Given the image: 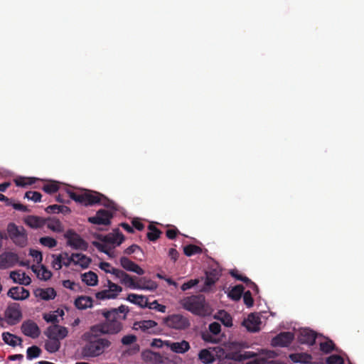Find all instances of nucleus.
Here are the masks:
<instances>
[{
	"instance_id": "12",
	"label": "nucleus",
	"mask_w": 364,
	"mask_h": 364,
	"mask_svg": "<svg viewBox=\"0 0 364 364\" xmlns=\"http://www.w3.org/2000/svg\"><path fill=\"white\" fill-rule=\"evenodd\" d=\"M19 261L18 254L11 251H5L0 254V269L14 267Z\"/></svg>"
},
{
	"instance_id": "13",
	"label": "nucleus",
	"mask_w": 364,
	"mask_h": 364,
	"mask_svg": "<svg viewBox=\"0 0 364 364\" xmlns=\"http://www.w3.org/2000/svg\"><path fill=\"white\" fill-rule=\"evenodd\" d=\"M21 330L25 336L32 338H37L41 335L38 326L31 319L26 320L22 323Z\"/></svg>"
},
{
	"instance_id": "55",
	"label": "nucleus",
	"mask_w": 364,
	"mask_h": 364,
	"mask_svg": "<svg viewBox=\"0 0 364 364\" xmlns=\"http://www.w3.org/2000/svg\"><path fill=\"white\" fill-rule=\"evenodd\" d=\"M61 255H63V262L64 266L69 267L72 262L74 263L75 257L73 256V253L71 256H69L68 252H63Z\"/></svg>"
},
{
	"instance_id": "47",
	"label": "nucleus",
	"mask_w": 364,
	"mask_h": 364,
	"mask_svg": "<svg viewBox=\"0 0 364 364\" xmlns=\"http://www.w3.org/2000/svg\"><path fill=\"white\" fill-rule=\"evenodd\" d=\"M92 245L100 252L105 253L109 257H112L110 253V248L108 247L106 245L100 243L97 241L92 242Z\"/></svg>"
},
{
	"instance_id": "8",
	"label": "nucleus",
	"mask_w": 364,
	"mask_h": 364,
	"mask_svg": "<svg viewBox=\"0 0 364 364\" xmlns=\"http://www.w3.org/2000/svg\"><path fill=\"white\" fill-rule=\"evenodd\" d=\"M221 276V269L218 265L211 266L205 272V279L201 291L208 292Z\"/></svg>"
},
{
	"instance_id": "58",
	"label": "nucleus",
	"mask_w": 364,
	"mask_h": 364,
	"mask_svg": "<svg viewBox=\"0 0 364 364\" xmlns=\"http://www.w3.org/2000/svg\"><path fill=\"white\" fill-rule=\"evenodd\" d=\"M41 274H38V277L45 281L48 280L52 277V273L50 271L48 270L45 266H41Z\"/></svg>"
},
{
	"instance_id": "36",
	"label": "nucleus",
	"mask_w": 364,
	"mask_h": 364,
	"mask_svg": "<svg viewBox=\"0 0 364 364\" xmlns=\"http://www.w3.org/2000/svg\"><path fill=\"white\" fill-rule=\"evenodd\" d=\"M49 340L47 341L45 343V348L49 353H55L57 352L60 347V342L58 339L53 338H48Z\"/></svg>"
},
{
	"instance_id": "5",
	"label": "nucleus",
	"mask_w": 364,
	"mask_h": 364,
	"mask_svg": "<svg viewBox=\"0 0 364 364\" xmlns=\"http://www.w3.org/2000/svg\"><path fill=\"white\" fill-rule=\"evenodd\" d=\"M7 239L17 247H25L28 243V237L27 230L22 225H18L14 222H10L6 226Z\"/></svg>"
},
{
	"instance_id": "52",
	"label": "nucleus",
	"mask_w": 364,
	"mask_h": 364,
	"mask_svg": "<svg viewBox=\"0 0 364 364\" xmlns=\"http://www.w3.org/2000/svg\"><path fill=\"white\" fill-rule=\"evenodd\" d=\"M136 336L132 334L127 335L122 337L121 342L124 346H128L136 341Z\"/></svg>"
},
{
	"instance_id": "54",
	"label": "nucleus",
	"mask_w": 364,
	"mask_h": 364,
	"mask_svg": "<svg viewBox=\"0 0 364 364\" xmlns=\"http://www.w3.org/2000/svg\"><path fill=\"white\" fill-rule=\"evenodd\" d=\"M232 277L235 278L237 280L242 281L244 283L250 282V279L246 276L240 274L237 269H233L230 272Z\"/></svg>"
},
{
	"instance_id": "3",
	"label": "nucleus",
	"mask_w": 364,
	"mask_h": 364,
	"mask_svg": "<svg viewBox=\"0 0 364 364\" xmlns=\"http://www.w3.org/2000/svg\"><path fill=\"white\" fill-rule=\"evenodd\" d=\"M89 340L85 343L82 349V354L84 358H95L102 355L108 348L111 342L103 338H99L91 333Z\"/></svg>"
},
{
	"instance_id": "45",
	"label": "nucleus",
	"mask_w": 364,
	"mask_h": 364,
	"mask_svg": "<svg viewBox=\"0 0 364 364\" xmlns=\"http://www.w3.org/2000/svg\"><path fill=\"white\" fill-rule=\"evenodd\" d=\"M42 189L47 193L51 194L57 192L59 189V186L57 183L53 182L50 183L45 184Z\"/></svg>"
},
{
	"instance_id": "63",
	"label": "nucleus",
	"mask_w": 364,
	"mask_h": 364,
	"mask_svg": "<svg viewBox=\"0 0 364 364\" xmlns=\"http://www.w3.org/2000/svg\"><path fill=\"white\" fill-rule=\"evenodd\" d=\"M43 318L48 323H56L58 322V316L55 315V314H46L43 315Z\"/></svg>"
},
{
	"instance_id": "29",
	"label": "nucleus",
	"mask_w": 364,
	"mask_h": 364,
	"mask_svg": "<svg viewBox=\"0 0 364 364\" xmlns=\"http://www.w3.org/2000/svg\"><path fill=\"white\" fill-rule=\"evenodd\" d=\"M127 300L141 308H145L148 304V299L145 296L138 295L133 293L128 294Z\"/></svg>"
},
{
	"instance_id": "28",
	"label": "nucleus",
	"mask_w": 364,
	"mask_h": 364,
	"mask_svg": "<svg viewBox=\"0 0 364 364\" xmlns=\"http://www.w3.org/2000/svg\"><path fill=\"white\" fill-rule=\"evenodd\" d=\"M35 295L43 300L48 301L55 297L56 292L53 288L38 289L35 291Z\"/></svg>"
},
{
	"instance_id": "4",
	"label": "nucleus",
	"mask_w": 364,
	"mask_h": 364,
	"mask_svg": "<svg viewBox=\"0 0 364 364\" xmlns=\"http://www.w3.org/2000/svg\"><path fill=\"white\" fill-rule=\"evenodd\" d=\"M183 308L193 314L199 316H205L209 312L203 295H193L187 296L181 301Z\"/></svg>"
},
{
	"instance_id": "20",
	"label": "nucleus",
	"mask_w": 364,
	"mask_h": 364,
	"mask_svg": "<svg viewBox=\"0 0 364 364\" xmlns=\"http://www.w3.org/2000/svg\"><path fill=\"white\" fill-rule=\"evenodd\" d=\"M8 296L12 298L14 300L20 301L24 300L29 297V291L22 287H13L8 293Z\"/></svg>"
},
{
	"instance_id": "57",
	"label": "nucleus",
	"mask_w": 364,
	"mask_h": 364,
	"mask_svg": "<svg viewBox=\"0 0 364 364\" xmlns=\"http://www.w3.org/2000/svg\"><path fill=\"white\" fill-rule=\"evenodd\" d=\"M63 255H59L56 257V258L53 262V267L55 268L56 270H59L62 268L63 265Z\"/></svg>"
},
{
	"instance_id": "39",
	"label": "nucleus",
	"mask_w": 364,
	"mask_h": 364,
	"mask_svg": "<svg viewBox=\"0 0 364 364\" xmlns=\"http://www.w3.org/2000/svg\"><path fill=\"white\" fill-rule=\"evenodd\" d=\"M148 229L149 230V232H147L146 237L150 241H156L160 237V235L162 233L159 229L152 224H150L148 226Z\"/></svg>"
},
{
	"instance_id": "24",
	"label": "nucleus",
	"mask_w": 364,
	"mask_h": 364,
	"mask_svg": "<svg viewBox=\"0 0 364 364\" xmlns=\"http://www.w3.org/2000/svg\"><path fill=\"white\" fill-rule=\"evenodd\" d=\"M135 289L155 290L157 288V284L146 277H140L136 280Z\"/></svg>"
},
{
	"instance_id": "62",
	"label": "nucleus",
	"mask_w": 364,
	"mask_h": 364,
	"mask_svg": "<svg viewBox=\"0 0 364 364\" xmlns=\"http://www.w3.org/2000/svg\"><path fill=\"white\" fill-rule=\"evenodd\" d=\"M179 233H180L179 230L176 228H174L173 229L167 230L166 232V235L168 239L173 240L176 238L177 235Z\"/></svg>"
},
{
	"instance_id": "26",
	"label": "nucleus",
	"mask_w": 364,
	"mask_h": 364,
	"mask_svg": "<svg viewBox=\"0 0 364 364\" xmlns=\"http://www.w3.org/2000/svg\"><path fill=\"white\" fill-rule=\"evenodd\" d=\"M10 278L13 280L14 283H18L22 285H29L31 282V278L26 274V273L20 274L16 271L11 272Z\"/></svg>"
},
{
	"instance_id": "9",
	"label": "nucleus",
	"mask_w": 364,
	"mask_h": 364,
	"mask_svg": "<svg viewBox=\"0 0 364 364\" xmlns=\"http://www.w3.org/2000/svg\"><path fill=\"white\" fill-rule=\"evenodd\" d=\"M5 317L8 324L13 326L18 323L22 318L19 304L12 303L9 304L5 311Z\"/></svg>"
},
{
	"instance_id": "56",
	"label": "nucleus",
	"mask_w": 364,
	"mask_h": 364,
	"mask_svg": "<svg viewBox=\"0 0 364 364\" xmlns=\"http://www.w3.org/2000/svg\"><path fill=\"white\" fill-rule=\"evenodd\" d=\"M209 331L214 335H218L221 331V326L218 322H213L209 325Z\"/></svg>"
},
{
	"instance_id": "11",
	"label": "nucleus",
	"mask_w": 364,
	"mask_h": 364,
	"mask_svg": "<svg viewBox=\"0 0 364 364\" xmlns=\"http://www.w3.org/2000/svg\"><path fill=\"white\" fill-rule=\"evenodd\" d=\"M112 218L113 213L112 212L105 209H100L97 211L95 216L89 217L87 221L95 225H109Z\"/></svg>"
},
{
	"instance_id": "33",
	"label": "nucleus",
	"mask_w": 364,
	"mask_h": 364,
	"mask_svg": "<svg viewBox=\"0 0 364 364\" xmlns=\"http://www.w3.org/2000/svg\"><path fill=\"white\" fill-rule=\"evenodd\" d=\"M244 291V287L238 284L232 287L228 294L229 298L233 301H239Z\"/></svg>"
},
{
	"instance_id": "32",
	"label": "nucleus",
	"mask_w": 364,
	"mask_h": 364,
	"mask_svg": "<svg viewBox=\"0 0 364 364\" xmlns=\"http://www.w3.org/2000/svg\"><path fill=\"white\" fill-rule=\"evenodd\" d=\"M82 281L85 282L87 286H96L98 282V277L97 275L90 271L88 272H85L81 275Z\"/></svg>"
},
{
	"instance_id": "6",
	"label": "nucleus",
	"mask_w": 364,
	"mask_h": 364,
	"mask_svg": "<svg viewBox=\"0 0 364 364\" xmlns=\"http://www.w3.org/2000/svg\"><path fill=\"white\" fill-rule=\"evenodd\" d=\"M164 323L167 327L176 330H185L191 325L188 318L179 314H173L164 318Z\"/></svg>"
},
{
	"instance_id": "44",
	"label": "nucleus",
	"mask_w": 364,
	"mask_h": 364,
	"mask_svg": "<svg viewBox=\"0 0 364 364\" xmlns=\"http://www.w3.org/2000/svg\"><path fill=\"white\" fill-rule=\"evenodd\" d=\"M14 181L17 186L26 187L28 186L32 185L35 182V180L32 178L19 177Z\"/></svg>"
},
{
	"instance_id": "38",
	"label": "nucleus",
	"mask_w": 364,
	"mask_h": 364,
	"mask_svg": "<svg viewBox=\"0 0 364 364\" xmlns=\"http://www.w3.org/2000/svg\"><path fill=\"white\" fill-rule=\"evenodd\" d=\"M199 359L205 364H210L214 362L213 355L208 350L203 349L198 354Z\"/></svg>"
},
{
	"instance_id": "27",
	"label": "nucleus",
	"mask_w": 364,
	"mask_h": 364,
	"mask_svg": "<svg viewBox=\"0 0 364 364\" xmlns=\"http://www.w3.org/2000/svg\"><path fill=\"white\" fill-rule=\"evenodd\" d=\"M166 345L169 346L170 349L176 353H184L188 351L190 348L188 342L182 341L181 342H173L166 343Z\"/></svg>"
},
{
	"instance_id": "59",
	"label": "nucleus",
	"mask_w": 364,
	"mask_h": 364,
	"mask_svg": "<svg viewBox=\"0 0 364 364\" xmlns=\"http://www.w3.org/2000/svg\"><path fill=\"white\" fill-rule=\"evenodd\" d=\"M48 228L55 232H60L62 230V225L59 220L48 224Z\"/></svg>"
},
{
	"instance_id": "17",
	"label": "nucleus",
	"mask_w": 364,
	"mask_h": 364,
	"mask_svg": "<svg viewBox=\"0 0 364 364\" xmlns=\"http://www.w3.org/2000/svg\"><path fill=\"white\" fill-rule=\"evenodd\" d=\"M68 329L65 327L54 325L49 326L45 334L48 338H53L58 339H63L68 336Z\"/></svg>"
},
{
	"instance_id": "53",
	"label": "nucleus",
	"mask_w": 364,
	"mask_h": 364,
	"mask_svg": "<svg viewBox=\"0 0 364 364\" xmlns=\"http://www.w3.org/2000/svg\"><path fill=\"white\" fill-rule=\"evenodd\" d=\"M198 283H199L198 279H191V280L188 281L187 282L183 283L182 284V286L181 287V289L182 291H186V290L190 289L192 287H195Z\"/></svg>"
},
{
	"instance_id": "18",
	"label": "nucleus",
	"mask_w": 364,
	"mask_h": 364,
	"mask_svg": "<svg viewBox=\"0 0 364 364\" xmlns=\"http://www.w3.org/2000/svg\"><path fill=\"white\" fill-rule=\"evenodd\" d=\"M261 323L260 318L254 314L248 315L247 318L242 321V326L250 332H257L259 331Z\"/></svg>"
},
{
	"instance_id": "51",
	"label": "nucleus",
	"mask_w": 364,
	"mask_h": 364,
	"mask_svg": "<svg viewBox=\"0 0 364 364\" xmlns=\"http://www.w3.org/2000/svg\"><path fill=\"white\" fill-rule=\"evenodd\" d=\"M99 267L105 271L106 273H109L114 275L113 270H119V269L112 267L111 264L107 262H102L99 264Z\"/></svg>"
},
{
	"instance_id": "19",
	"label": "nucleus",
	"mask_w": 364,
	"mask_h": 364,
	"mask_svg": "<svg viewBox=\"0 0 364 364\" xmlns=\"http://www.w3.org/2000/svg\"><path fill=\"white\" fill-rule=\"evenodd\" d=\"M119 262L122 268L127 271L134 272L139 275H143L145 272L141 267L127 257H122Z\"/></svg>"
},
{
	"instance_id": "22",
	"label": "nucleus",
	"mask_w": 364,
	"mask_h": 364,
	"mask_svg": "<svg viewBox=\"0 0 364 364\" xmlns=\"http://www.w3.org/2000/svg\"><path fill=\"white\" fill-rule=\"evenodd\" d=\"M157 326V323L152 320H144L134 323V328L135 329H140L148 333H154L156 331L154 328Z\"/></svg>"
},
{
	"instance_id": "15",
	"label": "nucleus",
	"mask_w": 364,
	"mask_h": 364,
	"mask_svg": "<svg viewBox=\"0 0 364 364\" xmlns=\"http://www.w3.org/2000/svg\"><path fill=\"white\" fill-rule=\"evenodd\" d=\"M96 238L105 243L116 244L117 245H120L124 240V236L118 230L114 233H109L106 235L97 234Z\"/></svg>"
},
{
	"instance_id": "25",
	"label": "nucleus",
	"mask_w": 364,
	"mask_h": 364,
	"mask_svg": "<svg viewBox=\"0 0 364 364\" xmlns=\"http://www.w3.org/2000/svg\"><path fill=\"white\" fill-rule=\"evenodd\" d=\"M256 356L254 352L245 351L243 353L240 352H229L226 354L225 358L235 361H242Z\"/></svg>"
},
{
	"instance_id": "34",
	"label": "nucleus",
	"mask_w": 364,
	"mask_h": 364,
	"mask_svg": "<svg viewBox=\"0 0 364 364\" xmlns=\"http://www.w3.org/2000/svg\"><path fill=\"white\" fill-rule=\"evenodd\" d=\"M290 360L294 363H308L311 360V356L307 353H292L289 355Z\"/></svg>"
},
{
	"instance_id": "31",
	"label": "nucleus",
	"mask_w": 364,
	"mask_h": 364,
	"mask_svg": "<svg viewBox=\"0 0 364 364\" xmlns=\"http://www.w3.org/2000/svg\"><path fill=\"white\" fill-rule=\"evenodd\" d=\"M93 300L90 296H80L75 301V306L78 309H86L92 306Z\"/></svg>"
},
{
	"instance_id": "21",
	"label": "nucleus",
	"mask_w": 364,
	"mask_h": 364,
	"mask_svg": "<svg viewBox=\"0 0 364 364\" xmlns=\"http://www.w3.org/2000/svg\"><path fill=\"white\" fill-rule=\"evenodd\" d=\"M316 336L317 335L314 331L309 328H304L300 331L298 339L302 344L313 346L316 342Z\"/></svg>"
},
{
	"instance_id": "14",
	"label": "nucleus",
	"mask_w": 364,
	"mask_h": 364,
	"mask_svg": "<svg viewBox=\"0 0 364 364\" xmlns=\"http://www.w3.org/2000/svg\"><path fill=\"white\" fill-rule=\"evenodd\" d=\"M294 338L293 333L289 331L281 332L272 339L271 344L274 347H287Z\"/></svg>"
},
{
	"instance_id": "16",
	"label": "nucleus",
	"mask_w": 364,
	"mask_h": 364,
	"mask_svg": "<svg viewBox=\"0 0 364 364\" xmlns=\"http://www.w3.org/2000/svg\"><path fill=\"white\" fill-rule=\"evenodd\" d=\"M114 275L116 278L119 279L120 283L129 289H135L136 279L135 277L130 276L123 270H113Z\"/></svg>"
},
{
	"instance_id": "1",
	"label": "nucleus",
	"mask_w": 364,
	"mask_h": 364,
	"mask_svg": "<svg viewBox=\"0 0 364 364\" xmlns=\"http://www.w3.org/2000/svg\"><path fill=\"white\" fill-rule=\"evenodd\" d=\"M129 311V307L122 304L118 308H113L110 310H103L102 315L106 318L105 321L95 326L90 328V331L95 336L105 334H117L119 333L123 328L122 323L117 319L119 314H123L120 317L121 320L127 318V314Z\"/></svg>"
},
{
	"instance_id": "7",
	"label": "nucleus",
	"mask_w": 364,
	"mask_h": 364,
	"mask_svg": "<svg viewBox=\"0 0 364 364\" xmlns=\"http://www.w3.org/2000/svg\"><path fill=\"white\" fill-rule=\"evenodd\" d=\"M64 237L67 240V245L74 250H87L88 248L87 242L72 230H68Z\"/></svg>"
},
{
	"instance_id": "35",
	"label": "nucleus",
	"mask_w": 364,
	"mask_h": 364,
	"mask_svg": "<svg viewBox=\"0 0 364 364\" xmlns=\"http://www.w3.org/2000/svg\"><path fill=\"white\" fill-rule=\"evenodd\" d=\"M73 256L75 257L74 264H78L82 268L88 267L91 259L81 253H73Z\"/></svg>"
},
{
	"instance_id": "64",
	"label": "nucleus",
	"mask_w": 364,
	"mask_h": 364,
	"mask_svg": "<svg viewBox=\"0 0 364 364\" xmlns=\"http://www.w3.org/2000/svg\"><path fill=\"white\" fill-rule=\"evenodd\" d=\"M168 256L175 262L178 258L179 253L175 248H171L168 250Z\"/></svg>"
},
{
	"instance_id": "46",
	"label": "nucleus",
	"mask_w": 364,
	"mask_h": 364,
	"mask_svg": "<svg viewBox=\"0 0 364 364\" xmlns=\"http://www.w3.org/2000/svg\"><path fill=\"white\" fill-rule=\"evenodd\" d=\"M41 193L37 191H29L25 193V198H28V200H33L36 203L41 201Z\"/></svg>"
},
{
	"instance_id": "60",
	"label": "nucleus",
	"mask_w": 364,
	"mask_h": 364,
	"mask_svg": "<svg viewBox=\"0 0 364 364\" xmlns=\"http://www.w3.org/2000/svg\"><path fill=\"white\" fill-rule=\"evenodd\" d=\"M10 205L12 206L16 210H19V211H22V212H25V213H29L31 211L30 209L27 206H26L21 203H19L12 202V204H10Z\"/></svg>"
},
{
	"instance_id": "49",
	"label": "nucleus",
	"mask_w": 364,
	"mask_h": 364,
	"mask_svg": "<svg viewBox=\"0 0 364 364\" xmlns=\"http://www.w3.org/2000/svg\"><path fill=\"white\" fill-rule=\"evenodd\" d=\"M343 358L339 355H331L326 359L327 364H343Z\"/></svg>"
},
{
	"instance_id": "2",
	"label": "nucleus",
	"mask_w": 364,
	"mask_h": 364,
	"mask_svg": "<svg viewBox=\"0 0 364 364\" xmlns=\"http://www.w3.org/2000/svg\"><path fill=\"white\" fill-rule=\"evenodd\" d=\"M68 194L72 200L85 206H92L98 204L114 210H117L116 204L112 200L95 191L87 189L77 192L68 191Z\"/></svg>"
},
{
	"instance_id": "43",
	"label": "nucleus",
	"mask_w": 364,
	"mask_h": 364,
	"mask_svg": "<svg viewBox=\"0 0 364 364\" xmlns=\"http://www.w3.org/2000/svg\"><path fill=\"white\" fill-rule=\"evenodd\" d=\"M39 242L42 245L49 248L55 247L57 245V240L48 236L41 237Z\"/></svg>"
},
{
	"instance_id": "50",
	"label": "nucleus",
	"mask_w": 364,
	"mask_h": 364,
	"mask_svg": "<svg viewBox=\"0 0 364 364\" xmlns=\"http://www.w3.org/2000/svg\"><path fill=\"white\" fill-rule=\"evenodd\" d=\"M243 301L247 307H252L254 304V299L250 291H243Z\"/></svg>"
},
{
	"instance_id": "61",
	"label": "nucleus",
	"mask_w": 364,
	"mask_h": 364,
	"mask_svg": "<svg viewBox=\"0 0 364 364\" xmlns=\"http://www.w3.org/2000/svg\"><path fill=\"white\" fill-rule=\"evenodd\" d=\"M30 255L36 259L37 263H41L43 260L42 253L38 250L31 249Z\"/></svg>"
},
{
	"instance_id": "10",
	"label": "nucleus",
	"mask_w": 364,
	"mask_h": 364,
	"mask_svg": "<svg viewBox=\"0 0 364 364\" xmlns=\"http://www.w3.org/2000/svg\"><path fill=\"white\" fill-rule=\"evenodd\" d=\"M107 284L108 289H105L96 293L95 296L97 299L104 300L115 299L122 291V288L120 286L113 283L110 280H108Z\"/></svg>"
},
{
	"instance_id": "41",
	"label": "nucleus",
	"mask_w": 364,
	"mask_h": 364,
	"mask_svg": "<svg viewBox=\"0 0 364 364\" xmlns=\"http://www.w3.org/2000/svg\"><path fill=\"white\" fill-rule=\"evenodd\" d=\"M41 353V350L39 347L36 346H33L31 347L28 348L26 350V357L28 360H32L33 358L39 357Z\"/></svg>"
},
{
	"instance_id": "48",
	"label": "nucleus",
	"mask_w": 364,
	"mask_h": 364,
	"mask_svg": "<svg viewBox=\"0 0 364 364\" xmlns=\"http://www.w3.org/2000/svg\"><path fill=\"white\" fill-rule=\"evenodd\" d=\"M146 307H148L150 309H154L159 312L164 313L166 311V307L164 305L160 304L158 303L156 300L154 301L151 303H149Z\"/></svg>"
},
{
	"instance_id": "23",
	"label": "nucleus",
	"mask_w": 364,
	"mask_h": 364,
	"mask_svg": "<svg viewBox=\"0 0 364 364\" xmlns=\"http://www.w3.org/2000/svg\"><path fill=\"white\" fill-rule=\"evenodd\" d=\"M23 223L33 229H38L43 227L46 220L36 215H27L23 218Z\"/></svg>"
},
{
	"instance_id": "40",
	"label": "nucleus",
	"mask_w": 364,
	"mask_h": 364,
	"mask_svg": "<svg viewBox=\"0 0 364 364\" xmlns=\"http://www.w3.org/2000/svg\"><path fill=\"white\" fill-rule=\"evenodd\" d=\"M202 248L196 245H188L183 247V252L187 257L202 253Z\"/></svg>"
},
{
	"instance_id": "37",
	"label": "nucleus",
	"mask_w": 364,
	"mask_h": 364,
	"mask_svg": "<svg viewBox=\"0 0 364 364\" xmlns=\"http://www.w3.org/2000/svg\"><path fill=\"white\" fill-rule=\"evenodd\" d=\"M215 318L220 320L223 324L227 327L232 326V318L231 316L225 311H220L218 315L215 316Z\"/></svg>"
},
{
	"instance_id": "42",
	"label": "nucleus",
	"mask_w": 364,
	"mask_h": 364,
	"mask_svg": "<svg viewBox=\"0 0 364 364\" xmlns=\"http://www.w3.org/2000/svg\"><path fill=\"white\" fill-rule=\"evenodd\" d=\"M335 349V344L331 340L320 343V350L325 353H330Z\"/></svg>"
},
{
	"instance_id": "30",
	"label": "nucleus",
	"mask_w": 364,
	"mask_h": 364,
	"mask_svg": "<svg viewBox=\"0 0 364 364\" xmlns=\"http://www.w3.org/2000/svg\"><path fill=\"white\" fill-rule=\"evenodd\" d=\"M2 339L5 343L13 347H15L17 345L21 346L22 343L21 338L16 335H14L9 332H4L2 333Z\"/></svg>"
}]
</instances>
